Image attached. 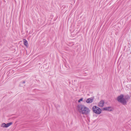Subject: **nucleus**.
I'll list each match as a JSON object with an SVG mask.
<instances>
[{
	"label": "nucleus",
	"mask_w": 131,
	"mask_h": 131,
	"mask_svg": "<svg viewBox=\"0 0 131 131\" xmlns=\"http://www.w3.org/2000/svg\"><path fill=\"white\" fill-rule=\"evenodd\" d=\"M130 98V96L128 95L124 96L123 94H121L117 97V100L119 102L125 105L127 104Z\"/></svg>",
	"instance_id": "nucleus-1"
},
{
	"label": "nucleus",
	"mask_w": 131,
	"mask_h": 131,
	"mask_svg": "<svg viewBox=\"0 0 131 131\" xmlns=\"http://www.w3.org/2000/svg\"><path fill=\"white\" fill-rule=\"evenodd\" d=\"M78 109L80 112L83 114L87 115L90 112V110L89 108L85 105H79L78 106Z\"/></svg>",
	"instance_id": "nucleus-2"
},
{
	"label": "nucleus",
	"mask_w": 131,
	"mask_h": 131,
	"mask_svg": "<svg viewBox=\"0 0 131 131\" xmlns=\"http://www.w3.org/2000/svg\"><path fill=\"white\" fill-rule=\"evenodd\" d=\"M92 110L93 112L96 114H99L101 113V110L100 108L96 106H93L92 108Z\"/></svg>",
	"instance_id": "nucleus-3"
},
{
	"label": "nucleus",
	"mask_w": 131,
	"mask_h": 131,
	"mask_svg": "<svg viewBox=\"0 0 131 131\" xmlns=\"http://www.w3.org/2000/svg\"><path fill=\"white\" fill-rule=\"evenodd\" d=\"M12 124V122H10L8 123L7 124H6L5 123H3L2 124L1 126L3 127L7 128L11 125Z\"/></svg>",
	"instance_id": "nucleus-4"
},
{
	"label": "nucleus",
	"mask_w": 131,
	"mask_h": 131,
	"mask_svg": "<svg viewBox=\"0 0 131 131\" xmlns=\"http://www.w3.org/2000/svg\"><path fill=\"white\" fill-rule=\"evenodd\" d=\"M94 99V97H93L88 98L86 102L88 103H91L93 101Z\"/></svg>",
	"instance_id": "nucleus-5"
},
{
	"label": "nucleus",
	"mask_w": 131,
	"mask_h": 131,
	"mask_svg": "<svg viewBox=\"0 0 131 131\" xmlns=\"http://www.w3.org/2000/svg\"><path fill=\"white\" fill-rule=\"evenodd\" d=\"M104 101L103 100H101L99 102L98 106L100 107H103L104 105Z\"/></svg>",
	"instance_id": "nucleus-6"
},
{
	"label": "nucleus",
	"mask_w": 131,
	"mask_h": 131,
	"mask_svg": "<svg viewBox=\"0 0 131 131\" xmlns=\"http://www.w3.org/2000/svg\"><path fill=\"white\" fill-rule=\"evenodd\" d=\"M24 42V45L27 47H28V43L27 40L26 39H24L23 40Z\"/></svg>",
	"instance_id": "nucleus-7"
},
{
	"label": "nucleus",
	"mask_w": 131,
	"mask_h": 131,
	"mask_svg": "<svg viewBox=\"0 0 131 131\" xmlns=\"http://www.w3.org/2000/svg\"><path fill=\"white\" fill-rule=\"evenodd\" d=\"M103 109L105 110L111 111H112L111 107H105L103 108Z\"/></svg>",
	"instance_id": "nucleus-8"
},
{
	"label": "nucleus",
	"mask_w": 131,
	"mask_h": 131,
	"mask_svg": "<svg viewBox=\"0 0 131 131\" xmlns=\"http://www.w3.org/2000/svg\"><path fill=\"white\" fill-rule=\"evenodd\" d=\"M83 100V98H81L79 100H78V102H80L81 101H82Z\"/></svg>",
	"instance_id": "nucleus-9"
},
{
	"label": "nucleus",
	"mask_w": 131,
	"mask_h": 131,
	"mask_svg": "<svg viewBox=\"0 0 131 131\" xmlns=\"http://www.w3.org/2000/svg\"><path fill=\"white\" fill-rule=\"evenodd\" d=\"M25 83V81H23V82H22V83H23V84H24Z\"/></svg>",
	"instance_id": "nucleus-10"
}]
</instances>
